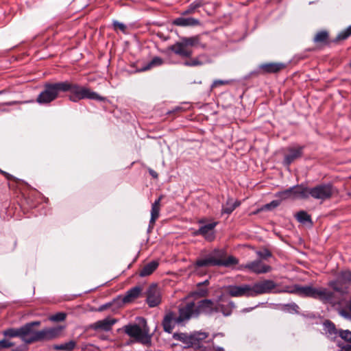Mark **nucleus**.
<instances>
[{
	"label": "nucleus",
	"mask_w": 351,
	"mask_h": 351,
	"mask_svg": "<svg viewBox=\"0 0 351 351\" xmlns=\"http://www.w3.org/2000/svg\"><path fill=\"white\" fill-rule=\"evenodd\" d=\"M277 284L272 280L265 279L260 280L251 285L253 297L265 293H289L296 294L300 297L312 298L319 300L324 304L336 305L338 302L335 298V293L328 289L323 287L316 288L313 286H301L294 285L286 286L282 290H276Z\"/></svg>",
	"instance_id": "nucleus-1"
},
{
	"label": "nucleus",
	"mask_w": 351,
	"mask_h": 351,
	"mask_svg": "<svg viewBox=\"0 0 351 351\" xmlns=\"http://www.w3.org/2000/svg\"><path fill=\"white\" fill-rule=\"evenodd\" d=\"M218 306L217 300L208 299L200 300L197 303L188 302L182 306L180 319L197 317L201 313L211 314L217 311Z\"/></svg>",
	"instance_id": "nucleus-2"
},
{
	"label": "nucleus",
	"mask_w": 351,
	"mask_h": 351,
	"mask_svg": "<svg viewBox=\"0 0 351 351\" xmlns=\"http://www.w3.org/2000/svg\"><path fill=\"white\" fill-rule=\"evenodd\" d=\"M60 88L62 92H70L69 99L73 102H77L84 99L98 101H104L105 99L104 97L100 96L96 92L92 91L87 87L69 82H62Z\"/></svg>",
	"instance_id": "nucleus-3"
},
{
	"label": "nucleus",
	"mask_w": 351,
	"mask_h": 351,
	"mask_svg": "<svg viewBox=\"0 0 351 351\" xmlns=\"http://www.w3.org/2000/svg\"><path fill=\"white\" fill-rule=\"evenodd\" d=\"M308 193L313 199L324 202L331 199L337 191L332 184L324 183L310 187Z\"/></svg>",
	"instance_id": "nucleus-4"
},
{
	"label": "nucleus",
	"mask_w": 351,
	"mask_h": 351,
	"mask_svg": "<svg viewBox=\"0 0 351 351\" xmlns=\"http://www.w3.org/2000/svg\"><path fill=\"white\" fill-rule=\"evenodd\" d=\"M125 332L137 341L147 346L151 345L152 337L148 334L149 330L146 325L141 328L137 324H129L124 326Z\"/></svg>",
	"instance_id": "nucleus-5"
},
{
	"label": "nucleus",
	"mask_w": 351,
	"mask_h": 351,
	"mask_svg": "<svg viewBox=\"0 0 351 351\" xmlns=\"http://www.w3.org/2000/svg\"><path fill=\"white\" fill-rule=\"evenodd\" d=\"M351 285V272L344 271L341 272L336 280L330 281L328 286L334 291L341 295L348 293Z\"/></svg>",
	"instance_id": "nucleus-6"
},
{
	"label": "nucleus",
	"mask_w": 351,
	"mask_h": 351,
	"mask_svg": "<svg viewBox=\"0 0 351 351\" xmlns=\"http://www.w3.org/2000/svg\"><path fill=\"white\" fill-rule=\"evenodd\" d=\"M61 85L62 82L46 84L44 90L38 95L36 101L40 104L51 102L58 97V93L62 92Z\"/></svg>",
	"instance_id": "nucleus-7"
},
{
	"label": "nucleus",
	"mask_w": 351,
	"mask_h": 351,
	"mask_svg": "<svg viewBox=\"0 0 351 351\" xmlns=\"http://www.w3.org/2000/svg\"><path fill=\"white\" fill-rule=\"evenodd\" d=\"M310 187L304 186L302 185H297L289 188L279 193V196L282 199H308L310 197Z\"/></svg>",
	"instance_id": "nucleus-8"
},
{
	"label": "nucleus",
	"mask_w": 351,
	"mask_h": 351,
	"mask_svg": "<svg viewBox=\"0 0 351 351\" xmlns=\"http://www.w3.org/2000/svg\"><path fill=\"white\" fill-rule=\"evenodd\" d=\"M238 269H247L256 274H262L270 272L272 270V267L268 265L265 264L262 260L257 259L248 262L246 264L240 265L238 267Z\"/></svg>",
	"instance_id": "nucleus-9"
},
{
	"label": "nucleus",
	"mask_w": 351,
	"mask_h": 351,
	"mask_svg": "<svg viewBox=\"0 0 351 351\" xmlns=\"http://www.w3.org/2000/svg\"><path fill=\"white\" fill-rule=\"evenodd\" d=\"M64 326H56L51 328H45L40 330H38L36 337V342L50 341L59 337L62 331L64 330Z\"/></svg>",
	"instance_id": "nucleus-10"
},
{
	"label": "nucleus",
	"mask_w": 351,
	"mask_h": 351,
	"mask_svg": "<svg viewBox=\"0 0 351 351\" xmlns=\"http://www.w3.org/2000/svg\"><path fill=\"white\" fill-rule=\"evenodd\" d=\"M182 306L179 308V315L176 317V314L173 312L167 313L162 321V326L164 330L167 332L171 333L175 326L176 324H181L190 319H181Z\"/></svg>",
	"instance_id": "nucleus-11"
},
{
	"label": "nucleus",
	"mask_w": 351,
	"mask_h": 351,
	"mask_svg": "<svg viewBox=\"0 0 351 351\" xmlns=\"http://www.w3.org/2000/svg\"><path fill=\"white\" fill-rule=\"evenodd\" d=\"M215 265H219V251L218 250H215L204 258L197 260L194 264V267L197 269L199 267Z\"/></svg>",
	"instance_id": "nucleus-12"
},
{
	"label": "nucleus",
	"mask_w": 351,
	"mask_h": 351,
	"mask_svg": "<svg viewBox=\"0 0 351 351\" xmlns=\"http://www.w3.org/2000/svg\"><path fill=\"white\" fill-rule=\"evenodd\" d=\"M161 302L160 290L156 285H151L147 291V302L149 307H155Z\"/></svg>",
	"instance_id": "nucleus-13"
},
{
	"label": "nucleus",
	"mask_w": 351,
	"mask_h": 351,
	"mask_svg": "<svg viewBox=\"0 0 351 351\" xmlns=\"http://www.w3.org/2000/svg\"><path fill=\"white\" fill-rule=\"evenodd\" d=\"M226 289L228 293L232 297H253L252 287L250 285L229 286Z\"/></svg>",
	"instance_id": "nucleus-14"
},
{
	"label": "nucleus",
	"mask_w": 351,
	"mask_h": 351,
	"mask_svg": "<svg viewBox=\"0 0 351 351\" xmlns=\"http://www.w3.org/2000/svg\"><path fill=\"white\" fill-rule=\"evenodd\" d=\"M21 340L27 343L30 344L36 342V337L38 330L34 329L30 325L25 324L21 327Z\"/></svg>",
	"instance_id": "nucleus-15"
},
{
	"label": "nucleus",
	"mask_w": 351,
	"mask_h": 351,
	"mask_svg": "<svg viewBox=\"0 0 351 351\" xmlns=\"http://www.w3.org/2000/svg\"><path fill=\"white\" fill-rule=\"evenodd\" d=\"M217 223H209L204 226H201L197 230L193 232L194 235L201 234L206 240L212 241L214 239V228L217 226Z\"/></svg>",
	"instance_id": "nucleus-16"
},
{
	"label": "nucleus",
	"mask_w": 351,
	"mask_h": 351,
	"mask_svg": "<svg viewBox=\"0 0 351 351\" xmlns=\"http://www.w3.org/2000/svg\"><path fill=\"white\" fill-rule=\"evenodd\" d=\"M169 49L176 55L180 56L182 57L188 58L190 57L193 53L192 51L189 49V47L185 45V43L182 38L180 39V41L177 42L174 45H171Z\"/></svg>",
	"instance_id": "nucleus-17"
},
{
	"label": "nucleus",
	"mask_w": 351,
	"mask_h": 351,
	"mask_svg": "<svg viewBox=\"0 0 351 351\" xmlns=\"http://www.w3.org/2000/svg\"><path fill=\"white\" fill-rule=\"evenodd\" d=\"M303 147H290L288 149V154L285 156L284 163L289 165L294 160L300 158L302 156Z\"/></svg>",
	"instance_id": "nucleus-18"
},
{
	"label": "nucleus",
	"mask_w": 351,
	"mask_h": 351,
	"mask_svg": "<svg viewBox=\"0 0 351 351\" xmlns=\"http://www.w3.org/2000/svg\"><path fill=\"white\" fill-rule=\"evenodd\" d=\"M285 67L282 63L270 62L262 64L259 66L261 73H276Z\"/></svg>",
	"instance_id": "nucleus-19"
},
{
	"label": "nucleus",
	"mask_w": 351,
	"mask_h": 351,
	"mask_svg": "<svg viewBox=\"0 0 351 351\" xmlns=\"http://www.w3.org/2000/svg\"><path fill=\"white\" fill-rule=\"evenodd\" d=\"M161 199L162 196L159 197L157 199H156L152 205L149 230H152L154 228L156 219L159 217Z\"/></svg>",
	"instance_id": "nucleus-20"
},
{
	"label": "nucleus",
	"mask_w": 351,
	"mask_h": 351,
	"mask_svg": "<svg viewBox=\"0 0 351 351\" xmlns=\"http://www.w3.org/2000/svg\"><path fill=\"white\" fill-rule=\"evenodd\" d=\"M173 339L181 341L184 344V348H190L194 346V341L191 333H175L173 336Z\"/></svg>",
	"instance_id": "nucleus-21"
},
{
	"label": "nucleus",
	"mask_w": 351,
	"mask_h": 351,
	"mask_svg": "<svg viewBox=\"0 0 351 351\" xmlns=\"http://www.w3.org/2000/svg\"><path fill=\"white\" fill-rule=\"evenodd\" d=\"M116 322V320L110 318H106L102 320L97 321L93 325V328L95 330H102L108 331L111 329L112 325Z\"/></svg>",
	"instance_id": "nucleus-22"
},
{
	"label": "nucleus",
	"mask_w": 351,
	"mask_h": 351,
	"mask_svg": "<svg viewBox=\"0 0 351 351\" xmlns=\"http://www.w3.org/2000/svg\"><path fill=\"white\" fill-rule=\"evenodd\" d=\"M173 24L181 27L196 26L199 25V21L192 17H178L173 21Z\"/></svg>",
	"instance_id": "nucleus-23"
},
{
	"label": "nucleus",
	"mask_w": 351,
	"mask_h": 351,
	"mask_svg": "<svg viewBox=\"0 0 351 351\" xmlns=\"http://www.w3.org/2000/svg\"><path fill=\"white\" fill-rule=\"evenodd\" d=\"M141 291L142 289L138 286L130 289L126 292L125 295H124L123 298V302L124 303H129L133 301L134 299L137 298L139 296Z\"/></svg>",
	"instance_id": "nucleus-24"
},
{
	"label": "nucleus",
	"mask_w": 351,
	"mask_h": 351,
	"mask_svg": "<svg viewBox=\"0 0 351 351\" xmlns=\"http://www.w3.org/2000/svg\"><path fill=\"white\" fill-rule=\"evenodd\" d=\"M158 263L153 261L145 265L140 271L139 275L141 277L147 276L153 273V271L158 267Z\"/></svg>",
	"instance_id": "nucleus-25"
},
{
	"label": "nucleus",
	"mask_w": 351,
	"mask_h": 351,
	"mask_svg": "<svg viewBox=\"0 0 351 351\" xmlns=\"http://www.w3.org/2000/svg\"><path fill=\"white\" fill-rule=\"evenodd\" d=\"M239 263V260L233 256H225L221 252V266L231 267Z\"/></svg>",
	"instance_id": "nucleus-26"
},
{
	"label": "nucleus",
	"mask_w": 351,
	"mask_h": 351,
	"mask_svg": "<svg viewBox=\"0 0 351 351\" xmlns=\"http://www.w3.org/2000/svg\"><path fill=\"white\" fill-rule=\"evenodd\" d=\"M77 342L71 340L68 342L53 345V348L56 350L72 351L76 346Z\"/></svg>",
	"instance_id": "nucleus-27"
},
{
	"label": "nucleus",
	"mask_w": 351,
	"mask_h": 351,
	"mask_svg": "<svg viewBox=\"0 0 351 351\" xmlns=\"http://www.w3.org/2000/svg\"><path fill=\"white\" fill-rule=\"evenodd\" d=\"M324 326L326 334H327L331 338L336 337L337 334H339V332L336 329L335 324L330 321H326L324 323Z\"/></svg>",
	"instance_id": "nucleus-28"
},
{
	"label": "nucleus",
	"mask_w": 351,
	"mask_h": 351,
	"mask_svg": "<svg viewBox=\"0 0 351 351\" xmlns=\"http://www.w3.org/2000/svg\"><path fill=\"white\" fill-rule=\"evenodd\" d=\"M239 205L240 203L239 202H234L233 199H228L226 204L221 210V214H230Z\"/></svg>",
	"instance_id": "nucleus-29"
},
{
	"label": "nucleus",
	"mask_w": 351,
	"mask_h": 351,
	"mask_svg": "<svg viewBox=\"0 0 351 351\" xmlns=\"http://www.w3.org/2000/svg\"><path fill=\"white\" fill-rule=\"evenodd\" d=\"M328 34L326 31H321L316 34L313 38L315 43L326 45L328 43Z\"/></svg>",
	"instance_id": "nucleus-30"
},
{
	"label": "nucleus",
	"mask_w": 351,
	"mask_h": 351,
	"mask_svg": "<svg viewBox=\"0 0 351 351\" xmlns=\"http://www.w3.org/2000/svg\"><path fill=\"white\" fill-rule=\"evenodd\" d=\"M295 217H296L297 220L300 223H308L311 225L313 224L311 216L306 211L301 210V211L298 212L296 214Z\"/></svg>",
	"instance_id": "nucleus-31"
},
{
	"label": "nucleus",
	"mask_w": 351,
	"mask_h": 351,
	"mask_svg": "<svg viewBox=\"0 0 351 351\" xmlns=\"http://www.w3.org/2000/svg\"><path fill=\"white\" fill-rule=\"evenodd\" d=\"M182 40L186 47H196L200 45L199 37L198 36L191 37H183Z\"/></svg>",
	"instance_id": "nucleus-32"
},
{
	"label": "nucleus",
	"mask_w": 351,
	"mask_h": 351,
	"mask_svg": "<svg viewBox=\"0 0 351 351\" xmlns=\"http://www.w3.org/2000/svg\"><path fill=\"white\" fill-rule=\"evenodd\" d=\"M3 334L5 337H20L21 339V327L19 328H9L7 330H5L3 332Z\"/></svg>",
	"instance_id": "nucleus-33"
},
{
	"label": "nucleus",
	"mask_w": 351,
	"mask_h": 351,
	"mask_svg": "<svg viewBox=\"0 0 351 351\" xmlns=\"http://www.w3.org/2000/svg\"><path fill=\"white\" fill-rule=\"evenodd\" d=\"M163 60L160 57H154L146 66H145L141 71H147L152 67L160 66L162 64Z\"/></svg>",
	"instance_id": "nucleus-34"
},
{
	"label": "nucleus",
	"mask_w": 351,
	"mask_h": 351,
	"mask_svg": "<svg viewBox=\"0 0 351 351\" xmlns=\"http://www.w3.org/2000/svg\"><path fill=\"white\" fill-rule=\"evenodd\" d=\"M191 335L194 341V346L197 345L200 341L204 340L208 337L206 332H194L191 333Z\"/></svg>",
	"instance_id": "nucleus-35"
},
{
	"label": "nucleus",
	"mask_w": 351,
	"mask_h": 351,
	"mask_svg": "<svg viewBox=\"0 0 351 351\" xmlns=\"http://www.w3.org/2000/svg\"><path fill=\"white\" fill-rule=\"evenodd\" d=\"M202 5V3L200 0H197L191 3L188 8L183 12L184 14H192L195 12V10L201 7Z\"/></svg>",
	"instance_id": "nucleus-36"
},
{
	"label": "nucleus",
	"mask_w": 351,
	"mask_h": 351,
	"mask_svg": "<svg viewBox=\"0 0 351 351\" xmlns=\"http://www.w3.org/2000/svg\"><path fill=\"white\" fill-rule=\"evenodd\" d=\"M202 56L186 60L184 62V65L187 66H197L204 64V61L202 60Z\"/></svg>",
	"instance_id": "nucleus-37"
},
{
	"label": "nucleus",
	"mask_w": 351,
	"mask_h": 351,
	"mask_svg": "<svg viewBox=\"0 0 351 351\" xmlns=\"http://www.w3.org/2000/svg\"><path fill=\"white\" fill-rule=\"evenodd\" d=\"M66 317V314L63 312L57 313L49 317V320L51 322H62Z\"/></svg>",
	"instance_id": "nucleus-38"
},
{
	"label": "nucleus",
	"mask_w": 351,
	"mask_h": 351,
	"mask_svg": "<svg viewBox=\"0 0 351 351\" xmlns=\"http://www.w3.org/2000/svg\"><path fill=\"white\" fill-rule=\"evenodd\" d=\"M350 36H351V25H350L348 28L341 32L337 36L336 40H346Z\"/></svg>",
	"instance_id": "nucleus-39"
},
{
	"label": "nucleus",
	"mask_w": 351,
	"mask_h": 351,
	"mask_svg": "<svg viewBox=\"0 0 351 351\" xmlns=\"http://www.w3.org/2000/svg\"><path fill=\"white\" fill-rule=\"evenodd\" d=\"M256 254L259 257V259H261H261L266 260L272 256L271 252L267 249H264L263 250L257 251Z\"/></svg>",
	"instance_id": "nucleus-40"
},
{
	"label": "nucleus",
	"mask_w": 351,
	"mask_h": 351,
	"mask_svg": "<svg viewBox=\"0 0 351 351\" xmlns=\"http://www.w3.org/2000/svg\"><path fill=\"white\" fill-rule=\"evenodd\" d=\"M339 336L349 342H351V332L350 330H340L339 331Z\"/></svg>",
	"instance_id": "nucleus-41"
},
{
	"label": "nucleus",
	"mask_w": 351,
	"mask_h": 351,
	"mask_svg": "<svg viewBox=\"0 0 351 351\" xmlns=\"http://www.w3.org/2000/svg\"><path fill=\"white\" fill-rule=\"evenodd\" d=\"M113 25L115 29H120L122 32L125 33L126 31V25L122 23L119 21H114Z\"/></svg>",
	"instance_id": "nucleus-42"
},
{
	"label": "nucleus",
	"mask_w": 351,
	"mask_h": 351,
	"mask_svg": "<svg viewBox=\"0 0 351 351\" xmlns=\"http://www.w3.org/2000/svg\"><path fill=\"white\" fill-rule=\"evenodd\" d=\"M14 346L12 342L9 341L7 339H2L0 341V350L4 348H8Z\"/></svg>",
	"instance_id": "nucleus-43"
},
{
	"label": "nucleus",
	"mask_w": 351,
	"mask_h": 351,
	"mask_svg": "<svg viewBox=\"0 0 351 351\" xmlns=\"http://www.w3.org/2000/svg\"><path fill=\"white\" fill-rule=\"evenodd\" d=\"M279 204H280V201H278V200H273L270 203L267 204L265 206V208L267 209V210H271L272 208H274L278 206Z\"/></svg>",
	"instance_id": "nucleus-44"
},
{
	"label": "nucleus",
	"mask_w": 351,
	"mask_h": 351,
	"mask_svg": "<svg viewBox=\"0 0 351 351\" xmlns=\"http://www.w3.org/2000/svg\"><path fill=\"white\" fill-rule=\"evenodd\" d=\"M285 306L287 307L289 310H291L295 312H297L299 308V306L295 303L289 304L285 305Z\"/></svg>",
	"instance_id": "nucleus-45"
},
{
	"label": "nucleus",
	"mask_w": 351,
	"mask_h": 351,
	"mask_svg": "<svg viewBox=\"0 0 351 351\" xmlns=\"http://www.w3.org/2000/svg\"><path fill=\"white\" fill-rule=\"evenodd\" d=\"M40 321H34V322H29V323H27V325H30L31 327L34 328V326H39L40 325Z\"/></svg>",
	"instance_id": "nucleus-46"
},
{
	"label": "nucleus",
	"mask_w": 351,
	"mask_h": 351,
	"mask_svg": "<svg viewBox=\"0 0 351 351\" xmlns=\"http://www.w3.org/2000/svg\"><path fill=\"white\" fill-rule=\"evenodd\" d=\"M17 103H18L17 101H13L1 103V104H0V106H12V105H14V104H16Z\"/></svg>",
	"instance_id": "nucleus-47"
},
{
	"label": "nucleus",
	"mask_w": 351,
	"mask_h": 351,
	"mask_svg": "<svg viewBox=\"0 0 351 351\" xmlns=\"http://www.w3.org/2000/svg\"><path fill=\"white\" fill-rule=\"evenodd\" d=\"M221 312H222V313H223V314L224 315H226V316H228V315H229L231 313V311H227V312H226V311H224L223 310V306H222V305H221Z\"/></svg>",
	"instance_id": "nucleus-48"
},
{
	"label": "nucleus",
	"mask_w": 351,
	"mask_h": 351,
	"mask_svg": "<svg viewBox=\"0 0 351 351\" xmlns=\"http://www.w3.org/2000/svg\"><path fill=\"white\" fill-rule=\"evenodd\" d=\"M149 173L150 174L154 177V178H158V174L156 172H155L154 170H150L149 171Z\"/></svg>",
	"instance_id": "nucleus-49"
},
{
	"label": "nucleus",
	"mask_w": 351,
	"mask_h": 351,
	"mask_svg": "<svg viewBox=\"0 0 351 351\" xmlns=\"http://www.w3.org/2000/svg\"><path fill=\"white\" fill-rule=\"evenodd\" d=\"M341 314L344 316V317H347L348 316V313H346L344 311H341Z\"/></svg>",
	"instance_id": "nucleus-50"
},
{
	"label": "nucleus",
	"mask_w": 351,
	"mask_h": 351,
	"mask_svg": "<svg viewBox=\"0 0 351 351\" xmlns=\"http://www.w3.org/2000/svg\"><path fill=\"white\" fill-rule=\"evenodd\" d=\"M218 84H219V81H215L213 84V86H216Z\"/></svg>",
	"instance_id": "nucleus-51"
},
{
	"label": "nucleus",
	"mask_w": 351,
	"mask_h": 351,
	"mask_svg": "<svg viewBox=\"0 0 351 351\" xmlns=\"http://www.w3.org/2000/svg\"><path fill=\"white\" fill-rule=\"evenodd\" d=\"M5 93V90H0V95L3 94Z\"/></svg>",
	"instance_id": "nucleus-52"
},
{
	"label": "nucleus",
	"mask_w": 351,
	"mask_h": 351,
	"mask_svg": "<svg viewBox=\"0 0 351 351\" xmlns=\"http://www.w3.org/2000/svg\"><path fill=\"white\" fill-rule=\"evenodd\" d=\"M220 84H221H221H224V82H223V81H221V80Z\"/></svg>",
	"instance_id": "nucleus-53"
},
{
	"label": "nucleus",
	"mask_w": 351,
	"mask_h": 351,
	"mask_svg": "<svg viewBox=\"0 0 351 351\" xmlns=\"http://www.w3.org/2000/svg\"><path fill=\"white\" fill-rule=\"evenodd\" d=\"M230 304H231L232 308H233L234 307V304L232 303H231Z\"/></svg>",
	"instance_id": "nucleus-54"
},
{
	"label": "nucleus",
	"mask_w": 351,
	"mask_h": 351,
	"mask_svg": "<svg viewBox=\"0 0 351 351\" xmlns=\"http://www.w3.org/2000/svg\"><path fill=\"white\" fill-rule=\"evenodd\" d=\"M220 351H224L223 348H221Z\"/></svg>",
	"instance_id": "nucleus-55"
},
{
	"label": "nucleus",
	"mask_w": 351,
	"mask_h": 351,
	"mask_svg": "<svg viewBox=\"0 0 351 351\" xmlns=\"http://www.w3.org/2000/svg\"><path fill=\"white\" fill-rule=\"evenodd\" d=\"M350 66H351V62H350Z\"/></svg>",
	"instance_id": "nucleus-56"
},
{
	"label": "nucleus",
	"mask_w": 351,
	"mask_h": 351,
	"mask_svg": "<svg viewBox=\"0 0 351 351\" xmlns=\"http://www.w3.org/2000/svg\"><path fill=\"white\" fill-rule=\"evenodd\" d=\"M347 351H351V349H350V350H347Z\"/></svg>",
	"instance_id": "nucleus-57"
}]
</instances>
